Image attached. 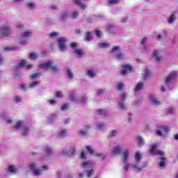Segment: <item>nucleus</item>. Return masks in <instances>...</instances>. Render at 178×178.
Returning a JSON list of instances; mask_svg holds the SVG:
<instances>
[{
    "mask_svg": "<svg viewBox=\"0 0 178 178\" xmlns=\"http://www.w3.org/2000/svg\"><path fill=\"white\" fill-rule=\"evenodd\" d=\"M52 65H54V61L49 60L45 63L40 64L39 67L40 69H44V70L51 69L53 73H58V72H59V69H58L56 66H53Z\"/></svg>",
    "mask_w": 178,
    "mask_h": 178,
    "instance_id": "1",
    "label": "nucleus"
},
{
    "mask_svg": "<svg viewBox=\"0 0 178 178\" xmlns=\"http://www.w3.org/2000/svg\"><path fill=\"white\" fill-rule=\"evenodd\" d=\"M130 156V153L129 152V149H126L124 150L122 153V161L124 163V170L125 172H127L129 170V168H130V164L127 163V161H129V158Z\"/></svg>",
    "mask_w": 178,
    "mask_h": 178,
    "instance_id": "2",
    "label": "nucleus"
},
{
    "mask_svg": "<svg viewBox=\"0 0 178 178\" xmlns=\"http://www.w3.org/2000/svg\"><path fill=\"white\" fill-rule=\"evenodd\" d=\"M158 143L152 145V147L149 149L150 154H152V155H156L157 156H163V155H165V153L161 150L156 149V148H158Z\"/></svg>",
    "mask_w": 178,
    "mask_h": 178,
    "instance_id": "3",
    "label": "nucleus"
},
{
    "mask_svg": "<svg viewBox=\"0 0 178 178\" xmlns=\"http://www.w3.org/2000/svg\"><path fill=\"white\" fill-rule=\"evenodd\" d=\"M0 33L2 37H9L12 33V31L9 27H1L0 28Z\"/></svg>",
    "mask_w": 178,
    "mask_h": 178,
    "instance_id": "4",
    "label": "nucleus"
},
{
    "mask_svg": "<svg viewBox=\"0 0 178 178\" xmlns=\"http://www.w3.org/2000/svg\"><path fill=\"white\" fill-rule=\"evenodd\" d=\"M122 70H121V74L122 76H124V74H127L128 72H131L133 70V67L129 64L122 65L121 66Z\"/></svg>",
    "mask_w": 178,
    "mask_h": 178,
    "instance_id": "5",
    "label": "nucleus"
},
{
    "mask_svg": "<svg viewBox=\"0 0 178 178\" xmlns=\"http://www.w3.org/2000/svg\"><path fill=\"white\" fill-rule=\"evenodd\" d=\"M65 42H66L65 38H60L58 39V47L61 51H66V44H65Z\"/></svg>",
    "mask_w": 178,
    "mask_h": 178,
    "instance_id": "6",
    "label": "nucleus"
},
{
    "mask_svg": "<svg viewBox=\"0 0 178 178\" xmlns=\"http://www.w3.org/2000/svg\"><path fill=\"white\" fill-rule=\"evenodd\" d=\"M169 127H166L165 125H161L159 127V130L156 131V136H162V133H168L169 131Z\"/></svg>",
    "mask_w": 178,
    "mask_h": 178,
    "instance_id": "7",
    "label": "nucleus"
},
{
    "mask_svg": "<svg viewBox=\"0 0 178 178\" xmlns=\"http://www.w3.org/2000/svg\"><path fill=\"white\" fill-rule=\"evenodd\" d=\"M177 77V72L176 71H173L171 74L167 77L165 79V84H169V83H172L175 79Z\"/></svg>",
    "mask_w": 178,
    "mask_h": 178,
    "instance_id": "8",
    "label": "nucleus"
},
{
    "mask_svg": "<svg viewBox=\"0 0 178 178\" xmlns=\"http://www.w3.org/2000/svg\"><path fill=\"white\" fill-rule=\"evenodd\" d=\"M37 166L35 165V163H31L30 165V169L31 170H33V174L35 175V176H38L39 175H41V172L42 170H40V169H36Z\"/></svg>",
    "mask_w": 178,
    "mask_h": 178,
    "instance_id": "9",
    "label": "nucleus"
},
{
    "mask_svg": "<svg viewBox=\"0 0 178 178\" xmlns=\"http://www.w3.org/2000/svg\"><path fill=\"white\" fill-rule=\"evenodd\" d=\"M165 161H166L165 157L160 158V162L159 163V166L160 168H165V166H166V163L165 162Z\"/></svg>",
    "mask_w": 178,
    "mask_h": 178,
    "instance_id": "10",
    "label": "nucleus"
},
{
    "mask_svg": "<svg viewBox=\"0 0 178 178\" xmlns=\"http://www.w3.org/2000/svg\"><path fill=\"white\" fill-rule=\"evenodd\" d=\"M149 97L154 105H159L161 104V102L158 101V99L155 98L152 95H150Z\"/></svg>",
    "mask_w": 178,
    "mask_h": 178,
    "instance_id": "11",
    "label": "nucleus"
},
{
    "mask_svg": "<svg viewBox=\"0 0 178 178\" xmlns=\"http://www.w3.org/2000/svg\"><path fill=\"white\" fill-rule=\"evenodd\" d=\"M152 56H153L154 58H156V60L157 62H159V60L162 58V57L159 56V52H158L157 50H155V51L153 52Z\"/></svg>",
    "mask_w": 178,
    "mask_h": 178,
    "instance_id": "12",
    "label": "nucleus"
},
{
    "mask_svg": "<svg viewBox=\"0 0 178 178\" xmlns=\"http://www.w3.org/2000/svg\"><path fill=\"white\" fill-rule=\"evenodd\" d=\"M143 87H144V83H137V85L134 89L135 92H138V91H140V90H141V88H143Z\"/></svg>",
    "mask_w": 178,
    "mask_h": 178,
    "instance_id": "13",
    "label": "nucleus"
},
{
    "mask_svg": "<svg viewBox=\"0 0 178 178\" xmlns=\"http://www.w3.org/2000/svg\"><path fill=\"white\" fill-rule=\"evenodd\" d=\"M175 20H176V13H172L171 16L168 18V23L171 24L173 23V22H175Z\"/></svg>",
    "mask_w": 178,
    "mask_h": 178,
    "instance_id": "14",
    "label": "nucleus"
},
{
    "mask_svg": "<svg viewBox=\"0 0 178 178\" xmlns=\"http://www.w3.org/2000/svg\"><path fill=\"white\" fill-rule=\"evenodd\" d=\"M40 77H41V72L35 73L30 76L31 80H35V79H40Z\"/></svg>",
    "mask_w": 178,
    "mask_h": 178,
    "instance_id": "15",
    "label": "nucleus"
},
{
    "mask_svg": "<svg viewBox=\"0 0 178 178\" xmlns=\"http://www.w3.org/2000/svg\"><path fill=\"white\" fill-rule=\"evenodd\" d=\"M122 152V148L119 146L115 147L113 150V154H117L118 155L120 154Z\"/></svg>",
    "mask_w": 178,
    "mask_h": 178,
    "instance_id": "16",
    "label": "nucleus"
},
{
    "mask_svg": "<svg viewBox=\"0 0 178 178\" xmlns=\"http://www.w3.org/2000/svg\"><path fill=\"white\" fill-rule=\"evenodd\" d=\"M30 59L32 60H35V59L38 58V55L35 52H31L29 55Z\"/></svg>",
    "mask_w": 178,
    "mask_h": 178,
    "instance_id": "17",
    "label": "nucleus"
},
{
    "mask_svg": "<svg viewBox=\"0 0 178 178\" xmlns=\"http://www.w3.org/2000/svg\"><path fill=\"white\" fill-rule=\"evenodd\" d=\"M75 54L78 56H83V55H84V51L81 49H75Z\"/></svg>",
    "mask_w": 178,
    "mask_h": 178,
    "instance_id": "18",
    "label": "nucleus"
},
{
    "mask_svg": "<svg viewBox=\"0 0 178 178\" xmlns=\"http://www.w3.org/2000/svg\"><path fill=\"white\" fill-rule=\"evenodd\" d=\"M31 32L26 31L21 35V38H27V37H31Z\"/></svg>",
    "mask_w": 178,
    "mask_h": 178,
    "instance_id": "19",
    "label": "nucleus"
},
{
    "mask_svg": "<svg viewBox=\"0 0 178 178\" xmlns=\"http://www.w3.org/2000/svg\"><path fill=\"white\" fill-rule=\"evenodd\" d=\"M40 84V81H35L31 83L29 86V88H34V87H37Z\"/></svg>",
    "mask_w": 178,
    "mask_h": 178,
    "instance_id": "20",
    "label": "nucleus"
},
{
    "mask_svg": "<svg viewBox=\"0 0 178 178\" xmlns=\"http://www.w3.org/2000/svg\"><path fill=\"white\" fill-rule=\"evenodd\" d=\"M23 126V121H18L17 124L14 126V128H15L16 130H19L20 127H22Z\"/></svg>",
    "mask_w": 178,
    "mask_h": 178,
    "instance_id": "21",
    "label": "nucleus"
},
{
    "mask_svg": "<svg viewBox=\"0 0 178 178\" xmlns=\"http://www.w3.org/2000/svg\"><path fill=\"white\" fill-rule=\"evenodd\" d=\"M91 38H92L91 32H86V37H85L86 41H91Z\"/></svg>",
    "mask_w": 178,
    "mask_h": 178,
    "instance_id": "22",
    "label": "nucleus"
},
{
    "mask_svg": "<svg viewBox=\"0 0 178 178\" xmlns=\"http://www.w3.org/2000/svg\"><path fill=\"white\" fill-rule=\"evenodd\" d=\"M30 131V129L27 127V126L24 127V131L22 133V136H29V132Z\"/></svg>",
    "mask_w": 178,
    "mask_h": 178,
    "instance_id": "23",
    "label": "nucleus"
},
{
    "mask_svg": "<svg viewBox=\"0 0 178 178\" xmlns=\"http://www.w3.org/2000/svg\"><path fill=\"white\" fill-rule=\"evenodd\" d=\"M135 160L136 163H138V162H140V161L141 160V155H140V153H136Z\"/></svg>",
    "mask_w": 178,
    "mask_h": 178,
    "instance_id": "24",
    "label": "nucleus"
},
{
    "mask_svg": "<svg viewBox=\"0 0 178 178\" xmlns=\"http://www.w3.org/2000/svg\"><path fill=\"white\" fill-rule=\"evenodd\" d=\"M66 19H67V13H64L61 15L60 20H61V22H65V20H66Z\"/></svg>",
    "mask_w": 178,
    "mask_h": 178,
    "instance_id": "25",
    "label": "nucleus"
},
{
    "mask_svg": "<svg viewBox=\"0 0 178 178\" xmlns=\"http://www.w3.org/2000/svg\"><path fill=\"white\" fill-rule=\"evenodd\" d=\"M108 2L110 5H118V3H119L120 1L119 0H108Z\"/></svg>",
    "mask_w": 178,
    "mask_h": 178,
    "instance_id": "26",
    "label": "nucleus"
},
{
    "mask_svg": "<svg viewBox=\"0 0 178 178\" xmlns=\"http://www.w3.org/2000/svg\"><path fill=\"white\" fill-rule=\"evenodd\" d=\"M8 172H10L11 173H15L16 172V168L13 165H10L8 167Z\"/></svg>",
    "mask_w": 178,
    "mask_h": 178,
    "instance_id": "27",
    "label": "nucleus"
},
{
    "mask_svg": "<svg viewBox=\"0 0 178 178\" xmlns=\"http://www.w3.org/2000/svg\"><path fill=\"white\" fill-rule=\"evenodd\" d=\"M88 76L89 77L92 78V77H94V76H95V74H94V72H93L92 70H88Z\"/></svg>",
    "mask_w": 178,
    "mask_h": 178,
    "instance_id": "28",
    "label": "nucleus"
},
{
    "mask_svg": "<svg viewBox=\"0 0 178 178\" xmlns=\"http://www.w3.org/2000/svg\"><path fill=\"white\" fill-rule=\"evenodd\" d=\"M116 58L117 59H123V58H124V54L123 53L120 52L116 55Z\"/></svg>",
    "mask_w": 178,
    "mask_h": 178,
    "instance_id": "29",
    "label": "nucleus"
},
{
    "mask_svg": "<svg viewBox=\"0 0 178 178\" xmlns=\"http://www.w3.org/2000/svg\"><path fill=\"white\" fill-rule=\"evenodd\" d=\"M69 108V104L67 103H65L62 106H61V111H66V109Z\"/></svg>",
    "mask_w": 178,
    "mask_h": 178,
    "instance_id": "30",
    "label": "nucleus"
},
{
    "mask_svg": "<svg viewBox=\"0 0 178 178\" xmlns=\"http://www.w3.org/2000/svg\"><path fill=\"white\" fill-rule=\"evenodd\" d=\"M26 65V60H22L19 64V67H24V66Z\"/></svg>",
    "mask_w": 178,
    "mask_h": 178,
    "instance_id": "31",
    "label": "nucleus"
},
{
    "mask_svg": "<svg viewBox=\"0 0 178 178\" xmlns=\"http://www.w3.org/2000/svg\"><path fill=\"white\" fill-rule=\"evenodd\" d=\"M124 87V83H120L117 86L118 90H123Z\"/></svg>",
    "mask_w": 178,
    "mask_h": 178,
    "instance_id": "32",
    "label": "nucleus"
},
{
    "mask_svg": "<svg viewBox=\"0 0 178 178\" xmlns=\"http://www.w3.org/2000/svg\"><path fill=\"white\" fill-rule=\"evenodd\" d=\"M86 149H88V152L91 154H94V149L90 146L86 147Z\"/></svg>",
    "mask_w": 178,
    "mask_h": 178,
    "instance_id": "33",
    "label": "nucleus"
},
{
    "mask_svg": "<svg viewBox=\"0 0 178 178\" xmlns=\"http://www.w3.org/2000/svg\"><path fill=\"white\" fill-rule=\"evenodd\" d=\"M100 47H102V48H108L109 47V44L106 42H102L100 43Z\"/></svg>",
    "mask_w": 178,
    "mask_h": 178,
    "instance_id": "34",
    "label": "nucleus"
},
{
    "mask_svg": "<svg viewBox=\"0 0 178 178\" xmlns=\"http://www.w3.org/2000/svg\"><path fill=\"white\" fill-rule=\"evenodd\" d=\"M65 134H66V130H65V129L60 131V132L58 133L59 137H65Z\"/></svg>",
    "mask_w": 178,
    "mask_h": 178,
    "instance_id": "35",
    "label": "nucleus"
},
{
    "mask_svg": "<svg viewBox=\"0 0 178 178\" xmlns=\"http://www.w3.org/2000/svg\"><path fill=\"white\" fill-rule=\"evenodd\" d=\"M120 109H122V111L126 110V108H127L126 104H124L123 102H120Z\"/></svg>",
    "mask_w": 178,
    "mask_h": 178,
    "instance_id": "36",
    "label": "nucleus"
},
{
    "mask_svg": "<svg viewBox=\"0 0 178 178\" xmlns=\"http://www.w3.org/2000/svg\"><path fill=\"white\" fill-rule=\"evenodd\" d=\"M79 13L78 12H74L72 14V19H77V17H79Z\"/></svg>",
    "mask_w": 178,
    "mask_h": 178,
    "instance_id": "37",
    "label": "nucleus"
},
{
    "mask_svg": "<svg viewBox=\"0 0 178 178\" xmlns=\"http://www.w3.org/2000/svg\"><path fill=\"white\" fill-rule=\"evenodd\" d=\"M67 73L70 79H73L74 77L73 72H72V70L70 69L67 70Z\"/></svg>",
    "mask_w": 178,
    "mask_h": 178,
    "instance_id": "38",
    "label": "nucleus"
},
{
    "mask_svg": "<svg viewBox=\"0 0 178 178\" xmlns=\"http://www.w3.org/2000/svg\"><path fill=\"white\" fill-rule=\"evenodd\" d=\"M137 141H138V144L139 145H143V138H141V137H138V138H137Z\"/></svg>",
    "mask_w": 178,
    "mask_h": 178,
    "instance_id": "39",
    "label": "nucleus"
},
{
    "mask_svg": "<svg viewBox=\"0 0 178 178\" xmlns=\"http://www.w3.org/2000/svg\"><path fill=\"white\" fill-rule=\"evenodd\" d=\"M57 36H58V32H52L51 33L49 34V37H51V38H54Z\"/></svg>",
    "mask_w": 178,
    "mask_h": 178,
    "instance_id": "40",
    "label": "nucleus"
},
{
    "mask_svg": "<svg viewBox=\"0 0 178 178\" xmlns=\"http://www.w3.org/2000/svg\"><path fill=\"white\" fill-rule=\"evenodd\" d=\"M127 97V95L126 93H122L121 95V101L122 102H124V99H126V97Z\"/></svg>",
    "mask_w": 178,
    "mask_h": 178,
    "instance_id": "41",
    "label": "nucleus"
},
{
    "mask_svg": "<svg viewBox=\"0 0 178 178\" xmlns=\"http://www.w3.org/2000/svg\"><path fill=\"white\" fill-rule=\"evenodd\" d=\"M87 175H88V177H91V176H92V175H94V170H89L86 172Z\"/></svg>",
    "mask_w": 178,
    "mask_h": 178,
    "instance_id": "42",
    "label": "nucleus"
},
{
    "mask_svg": "<svg viewBox=\"0 0 178 178\" xmlns=\"http://www.w3.org/2000/svg\"><path fill=\"white\" fill-rule=\"evenodd\" d=\"M56 97L57 98H62V97H63V95L62 94V92H57L56 93Z\"/></svg>",
    "mask_w": 178,
    "mask_h": 178,
    "instance_id": "43",
    "label": "nucleus"
},
{
    "mask_svg": "<svg viewBox=\"0 0 178 178\" xmlns=\"http://www.w3.org/2000/svg\"><path fill=\"white\" fill-rule=\"evenodd\" d=\"M119 49H120V47L115 46V47L112 49L111 51H112V52H115V51H119Z\"/></svg>",
    "mask_w": 178,
    "mask_h": 178,
    "instance_id": "44",
    "label": "nucleus"
},
{
    "mask_svg": "<svg viewBox=\"0 0 178 178\" xmlns=\"http://www.w3.org/2000/svg\"><path fill=\"white\" fill-rule=\"evenodd\" d=\"M115 136H116V131L113 130L108 135V137H115Z\"/></svg>",
    "mask_w": 178,
    "mask_h": 178,
    "instance_id": "45",
    "label": "nucleus"
},
{
    "mask_svg": "<svg viewBox=\"0 0 178 178\" xmlns=\"http://www.w3.org/2000/svg\"><path fill=\"white\" fill-rule=\"evenodd\" d=\"M70 47H71V48H74V49H77V44H76L74 42H72L70 44Z\"/></svg>",
    "mask_w": 178,
    "mask_h": 178,
    "instance_id": "46",
    "label": "nucleus"
},
{
    "mask_svg": "<svg viewBox=\"0 0 178 178\" xmlns=\"http://www.w3.org/2000/svg\"><path fill=\"white\" fill-rule=\"evenodd\" d=\"M28 8H31V9H34L35 8V6H34V3H29L27 4Z\"/></svg>",
    "mask_w": 178,
    "mask_h": 178,
    "instance_id": "47",
    "label": "nucleus"
},
{
    "mask_svg": "<svg viewBox=\"0 0 178 178\" xmlns=\"http://www.w3.org/2000/svg\"><path fill=\"white\" fill-rule=\"evenodd\" d=\"M95 33H96L97 37H98L99 38H101V31L99 30H96Z\"/></svg>",
    "mask_w": 178,
    "mask_h": 178,
    "instance_id": "48",
    "label": "nucleus"
},
{
    "mask_svg": "<svg viewBox=\"0 0 178 178\" xmlns=\"http://www.w3.org/2000/svg\"><path fill=\"white\" fill-rule=\"evenodd\" d=\"M15 102H20V101H22V97H20L19 96H16L15 97Z\"/></svg>",
    "mask_w": 178,
    "mask_h": 178,
    "instance_id": "49",
    "label": "nucleus"
},
{
    "mask_svg": "<svg viewBox=\"0 0 178 178\" xmlns=\"http://www.w3.org/2000/svg\"><path fill=\"white\" fill-rule=\"evenodd\" d=\"M45 153L47 154V155H51V149L50 148H47L45 149Z\"/></svg>",
    "mask_w": 178,
    "mask_h": 178,
    "instance_id": "50",
    "label": "nucleus"
},
{
    "mask_svg": "<svg viewBox=\"0 0 178 178\" xmlns=\"http://www.w3.org/2000/svg\"><path fill=\"white\" fill-rule=\"evenodd\" d=\"M79 134H81V136H87V131H79Z\"/></svg>",
    "mask_w": 178,
    "mask_h": 178,
    "instance_id": "51",
    "label": "nucleus"
},
{
    "mask_svg": "<svg viewBox=\"0 0 178 178\" xmlns=\"http://www.w3.org/2000/svg\"><path fill=\"white\" fill-rule=\"evenodd\" d=\"M80 158L81 159H86V154H84V152H81Z\"/></svg>",
    "mask_w": 178,
    "mask_h": 178,
    "instance_id": "52",
    "label": "nucleus"
},
{
    "mask_svg": "<svg viewBox=\"0 0 178 178\" xmlns=\"http://www.w3.org/2000/svg\"><path fill=\"white\" fill-rule=\"evenodd\" d=\"M49 102L50 105H55V104H56V101H55L54 99L49 100Z\"/></svg>",
    "mask_w": 178,
    "mask_h": 178,
    "instance_id": "53",
    "label": "nucleus"
},
{
    "mask_svg": "<svg viewBox=\"0 0 178 178\" xmlns=\"http://www.w3.org/2000/svg\"><path fill=\"white\" fill-rule=\"evenodd\" d=\"M97 95H102V94H104V90H98L97 91Z\"/></svg>",
    "mask_w": 178,
    "mask_h": 178,
    "instance_id": "54",
    "label": "nucleus"
},
{
    "mask_svg": "<svg viewBox=\"0 0 178 178\" xmlns=\"http://www.w3.org/2000/svg\"><path fill=\"white\" fill-rule=\"evenodd\" d=\"M134 168L136 170H138L137 172H140L141 170L140 168H138V167L137 166V164H134Z\"/></svg>",
    "mask_w": 178,
    "mask_h": 178,
    "instance_id": "55",
    "label": "nucleus"
},
{
    "mask_svg": "<svg viewBox=\"0 0 178 178\" xmlns=\"http://www.w3.org/2000/svg\"><path fill=\"white\" fill-rule=\"evenodd\" d=\"M97 112L99 113H100V115H105V111L104 110L100 109V110H98Z\"/></svg>",
    "mask_w": 178,
    "mask_h": 178,
    "instance_id": "56",
    "label": "nucleus"
},
{
    "mask_svg": "<svg viewBox=\"0 0 178 178\" xmlns=\"http://www.w3.org/2000/svg\"><path fill=\"white\" fill-rule=\"evenodd\" d=\"M149 74V70H146V72L144 76V79H147V76Z\"/></svg>",
    "mask_w": 178,
    "mask_h": 178,
    "instance_id": "57",
    "label": "nucleus"
},
{
    "mask_svg": "<svg viewBox=\"0 0 178 178\" xmlns=\"http://www.w3.org/2000/svg\"><path fill=\"white\" fill-rule=\"evenodd\" d=\"M12 49H13V47H10L9 46H7L6 48H5V51H12Z\"/></svg>",
    "mask_w": 178,
    "mask_h": 178,
    "instance_id": "58",
    "label": "nucleus"
},
{
    "mask_svg": "<svg viewBox=\"0 0 178 178\" xmlns=\"http://www.w3.org/2000/svg\"><path fill=\"white\" fill-rule=\"evenodd\" d=\"M89 163L88 162H83L82 164L83 168H86V166H88Z\"/></svg>",
    "mask_w": 178,
    "mask_h": 178,
    "instance_id": "59",
    "label": "nucleus"
},
{
    "mask_svg": "<svg viewBox=\"0 0 178 178\" xmlns=\"http://www.w3.org/2000/svg\"><path fill=\"white\" fill-rule=\"evenodd\" d=\"M104 124H97V127L98 129H102L103 127H104Z\"/></svg>",
    "mask_w": 178,
    "mask_h": 178,
    "instance_id": "60",
    "label": "nucleus"
},
{
    "mask_svg": "<svg viewBox=\"0 0 178 178\" xmlns=\"http://www.w3.org/2000/svg\"><path fill=\"white\" fill-rule=\"evenodd\" d=\"M174 112H175V110L173 108H172L168 110V113H170V114H172Z\"/></svg>",
    "mask_w": 178,
    "mask_h": 178,
    "instance_id": "61",
    "label": "nucleus"
},
{
    "mask_svg": "<svg viewBox=\"0 0 178 178\" xmlns=\"http://www.w3.org/2000/svg\"><path fill=\"white\" fill-rule=\"evenodd\" d=\"M145 41H147V38H143L141 41H140V43L141 44H144L145 42Z\"/></svg>",
    "mask_w": 178,
    "mask_h": 178,
    "instance_id": "62",
    "label": "nucleus"
},
{
    "mask_svg": "<svg viewBox=\"0 0 178 178\" xmlns=\"http://www.w3.org/2000/svg\"><path fill=\"white\" fill-rule=\"evenodd\" d=\"M20 88H22V90H26V85L22 84L20 86Z\"/></svg>",
    "mask_w": 178,
    "mask_h": 178,
    "instance_id": "63",
    "label": "nucleus"
},
{
    "mask_svg": "<svg viewBox=\"0 0 178 178\" xmlns=\"http://www.w3.org/2000/svg\"><path fill=\"white\" fill-rule=\"evenodd\" d=\"M70 99H71L72 101H74V95H70Z\"/></svg>",
    "mask_w": 178,
    "mask_h": 178,
    "instance_id": "64",
    "label": "nucleus"
}]
</instances>
